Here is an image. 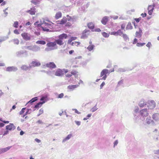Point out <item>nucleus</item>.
<instances>
[{
  "instance_id": "37",
  "label": "nucleus",
  "mask_w": 159,
  "mask_h": 159,
  "mask_svg": "<svg viewBox=\"0 0 159 159\" xmlns=\"http://www.w3.org/2000/svg\"><path fill=\"white\" fill-rule=\"evenodd\" d=\"M39 1L38 0H32L31 2L34 5L37 4L39 2Z\"/></svg>"
},
{
  "instance_id": "51",
  "label": "nucleus",
  "mask_w": 159,
  "mask_h": 159,
  "mask_svg": "<svg viewBox=\"0 0 159 159\" xmlns=\"http://www.w3.org/2000/svg\"><path fill=\"white\" fill-rule=\"evenodd\" d=\"M14 32L15 34H19V33L18 32V31L16 29L14 31Z\"/></svg>"
},
{
  "instance_id": "38",
  "label": "nucleus",
  "mask_w": 159,
  "mask_h": 159,
  "mask_svg": "<svg viewBox=\"0 0 159 159\" xmlns=\"http://www.w3.org/2000/svg\"><path fill=\"white\" fill-rule=\"evenodd\" d=\"M102 34L103 37L105 38L108 37L109 36V34L105 32L102 33Z\"/></svg>"
},
{
  "instance_id": "1",
  "label": "nucleus",
  "mask_w": 159,
  "mask_h": 159,
  "mask_svg": "<svg viewBox=\"0 0 159 159\" xmlns=\"http://www.w3.org/2000/svg\"><path fill=\"white\" fill-rule=\"evenodd\" d=\"M67 34L65 33H63L59 35L58 36V39L56 40L57 44L60 46L63 45L64 43V39H67Z\"/></svg>"
},
{
  "instance_id": "11",
  "label": "nucleus",
  "mask_w": 159,
  "mask_h": 159,
  "mask_svg": "<svg viewBox=\"0 0 159 159\" xmlns=\"http://www.w3.org/2000/svg\"><path fill=\"white\" fill-rule=\"evenodd\" d=\"M123 32L120 30H119L117 32H112L111 33V35H113L116 36H121Z\"/></svg>"
},
{
  "instance_id": "48",
  "label": "nucleus",
  "mask_w": 159,
  "mask_h": 159,
  "mask_svg": "<svg viewBox=\"0 0 159 159\" xmlns=\"http://www.w3.org/2000/svg\"><path fill=\"white\" fill-rule=\"evenodd\" d=\"M105 84L104 82H103L100 85V89H102L103 86L105 85Z\"/></svg>"
},
{
  "instance_id": "4",
  "label": "nucleus",
  "mask_w": 159,
  "mask_h": 159,
  "mask_svg": "<svg viewBox=\"0 0 159 159\" xmlns=\"http://www.w3.org/2000/svg\"><path fill=\"white\" fill-rule=\"evenodd\" d=\"M90 30L86 29L82 33L81 38L82 39L87 38L90 35Z\"/></svg>"
},
{
  "instance_id": "45",
  "label": "nucleus",
  "mask_w": 159,
  "mask_h": 159,
  "mask_svg": "<svg viewBox=\"0 0 159 159\" xmlns=\"http://www.w3.org/2000/svg\"><path fill=\"white\" fill-rule=\"evenodd\" d=\"M64 96V94L63 93H61L59 94L58 97V98H63Z\"/></svg>"
},
{
  "instance_id": "21",
  "label": "nucleus",
  "mask_w": 159,
  "mask_h": 159,
  "mask_svg": "<svg viewBox=\"0 0 159 159\" xmlns=\"http://www.w3.org/2000/svg\"><path fill=\"white\" fill-rule=\"evenodd\" d=\"M87 26L90 29H93L94 28V25L92 22H89L87 24Z\"/></svg>"
},
{
  "instance_id": "33",
  "label": "nucleus",
  "mask_w": 159,
  "mask_h": 159,
  "mask_svg": "<svg viewBox=\"0 0 159 159\" xmlns=\"http://www.w3.org/2000/svg\"><path fill=\"white\" fill-rule=\"evenodd\" d=\"M141 31H139V32H136V36L139 38L141 37Z\"/></svg>"
},
{
  "instance_id": "3",
  "label": "nucleus",
  "mask_w": 159,
  "mask_h": 159,
  "mask_svg": "<svg viewBox=\"0 0 159 159\" xmlns=\"http://www.w3.org/2000/svg\"><path fill=\"white\" fill-rule=\"evenodd\" d=\"M68 72L69 70L68 69H58L55 72V75L57 76H62L64 75V74H66Z\"/></svg>"
},
{
  "instance_id": "44",
  "label": "nucleus",
  "mask_w": 159,
  "mask_h": 159,
  "mask_svg": "<svg viewBox=\"0 0 159 159\" xmlns=\"http://www.w3.org/2000/svg\"><path fill=\"white\" fill-rule=\"evenodd\" d=\"M43 112V110L42 109H41L39 111V114L38 115V116H39L40 115L42 114Z\"/></svg>"
},
{
  "instance_id": "23",
  "label": "nucleus",
  "mask_w": 159,
  "mask_h": 159,
  "mask_svg": "<svg viewBox=\"0 0 159 159\" xmlns=\"http://www.w3.org/2000/svg\"><path fill=\"white\" fill-rule=\"evenodd\" d=\"M11 147V146H9L5 148H2L1 149V151L2 152H5L8 151Z\"/></svg>"
},
{
  "instance_id": "35",
  "label": "nucleus",
  "mask_w": 159,
  "mask_h": 159,
  "mask_svg": "<svg viewBox=\"0 0 159 159\" xmlns=\"http://www.w3.org/2000/svg\"><path fill=\"white\" fill-rule=\"evenodd\" d=\"M18 25V21H15L13 25V26L15 28H17Z\"/></svg>"
},
{
  "instance_id": "50",
  "label": "nucleus",
  "mask_w": 159,
  "mask_h": 159,
  "mask_svg": "<svg viewBox=\"0 0 159 159\" xmlns=\"http://www.w3.org/2000/svg\"><path fill=\"white\" fill-rule=\"evenodd\" d=\"M151 45V43L150 42H148V43L146 44V46L149 48H150Z\"/></svg>"
},
{
  "instance_id": "43",
  "label": "nucleus",
  "mask_w": 159,
  "mask_h": 159,
  "mask_svg": "<svg viewBox=\"0 0 159 159\" xmlns=\"http://www.w3.org/2000/svg\"><path fill=\"white\" fill-rule=\"evenodd\" d=\"M154 8L153 7L152 5L149 6L148 8V10L151 11H153Z\"/></svg>"
},
{
  "instance_id": "6",
  "label": "nucleus",
  "mask_w": 159,
  "mask_h": 159,
  "mask_svg": "<svg viewBox=\"0 0 159 159\" xmlns=\"http://www.w3.org/2000/svg\"><path fill=\"white\" fill-rule=\"evenodd\" d=\"M57 44L55 40L54 42H49L46 45L48 47L53 49L54 48L57 47Z\"/></svg>"
},
{
  "instance_id": "46",
  "label": "nucleus",
  "mask_w": 159,
  "mask_h": 159,
  "mask_svg": "<svg viewBox=\"0 0 159 159\" xmlns=\"http://www.w3.org/2000/svg\"><path fill=\"white\" fill-rule=\"evenodd\" d=\"M0 121H2L5 124H7L9 123V121H8L3 120L2 118H0Z\"/></svg>"
},
{
  "instance_id": "63",
  "label": "nucleus",
  "mask_w": 159,
  "mask_h": 159,
  "mask_svg": "<svg viewBox=\"0 0 159 159\" xmlns=\"http://www.w3.org/2000/svg\"><path fill=\"white\" fill-rule=\"evenodd\" d=\"M155 153L156 154H159V149L155 151Z\"/></svg>"
},
{
  "instance_id": "64",
  "label": "nucleus",
  "mask_w": 159,
  "mask_h": 159,
  "mask_svg": "<svg viewBox=\"0 0 159 159\" xmlns=\"http://www.w3.org/2000/svg\"><path fill=\"white\" fill-rule=\"evenodd\" d=\"M74 52V51L73 50H71L69 52V53L70 54H71Z\"/></svg>"
},
{
  "instance_id": "52",
  "label": "nucleus",
  "mask_w": 159,
  "mask_h": 159,
  "mask_svg": "<svg viewBox=\"0 0 159 159\" xmlns=\"http://www.w3.org/2000/svg\"><path fill=\"white\" fill-rule=\"evenodd\" d=\"M71 25V23L70 22H68L65 25L66 26L70 27Z\"/></svg>"
},
{
  "instance_id": "25",
  "label": "nucleus",
  "mask_w": 159,
  "mask_h": 159,
  "mask_svg": "<svg viewBox=\"0 0 159 159\" xmlns=\"http://www.w3.org/2000/svg\"><path fill=\"white\" fill-rule=\"evenodd\" d=\"M146 105V103L143 100H141L140 101L139 103V106L140 107H143L144 106Z\"/></svg>"
},
{
  "instance_id": "15",
  "label": "nucleus",
  "mask_w": 159,
  "mask_h": 159,
  "mask_svg": "<svg viewBox=\"0 0 159 159\" xmlns=\"http://www.w3.org/2000/svg\"><path fill=\"white\" fill-rule=\"evenodd\" d=\"M108 73H109V71L107 69H103L101 73L100 76L102 77L103 75H107V74Z\"/></svg>"
},
{
  "instance_id": "12",
  "label": "nucleus",
  "mask_w": 159,
  "mask_h": 159,
  "mask_svg": "<svg viewBox=\"0 0 159 159\" xmlns=\"http://www.w3.org/2000/svg\"><path fill=\"white\" fill-rule=\"evenodd\" d=\"M17 70L16 68L13 66L8 67L6 68V70L7 71H15Z\"/></svg>"
},
{
  "instance_id": "47",
  "label": "nucleus",
  "mask_w": 159,
  "mask_h": 159,
  "mask_svg": "<svg viewBox=\"0 0 159 159\" xmlns=\"http://www.w3.org/2000/svg\"><path fill=\"white\" fill-rule=\"evenodd\" d=\"M72 110L74 111L77 114H80L81 113L79 112L76 109H73Z\"/></svg>"
},
{
  "instance_id": "34",
  "label": "nucleus",
  "mask_w": 159,
  "mask_h": 159,
  "mask_svg": "<svg viewBox=\"0 0 159 159\" xmlns=\"http://www.w3.org/2000/svg\"><path fill=\"white\" fill-rule=\"evenodd\" d=\"M71 73H72V75H74L75 76H76V75H77V74L78 73V72L75 70H73L71 71Z\"/></svg>"
},
{
  "instance_id": "22",
  "label": "nucleus",
  "mask_w": 159,
  "mask_h": 159,
  "mask_svg": "<svg viewBox=\"0 0 159 159\" xmlns=\"http://www.w3.org/2000/svg\"><path fill=\"white\" fill-rule=\"evenodd\" d=\"M45 103L44 101H43L42 102H39L36 105H35L34 106V108H38L40 107L41 106V105Z\"/></svg>"
},
{
  "instance_id": "61",
  "label": "nucleus",
  "mask_w": 159,
  "mask_h": 159,
  "mask_svg": "<svg viewBox=\"0 0 159 159\" xmlns=\"http://www.w3.org/2000/svg\"><path fill=\"white\" fill-rule=\"evenodd\" d=\"M75 123L78 125H79L80 124V122L79 121H75Z\"/></svg>"
},
{
  "instance_id": "5",
  "label": "nucleus",
  "mask_w": 159,
  "mask_h": 159,
  "mask_svg": "<svg viewBox=\"0 0 159 159\" xmlns=\"http://www.w3.org/2000/svg\"><path fill=\"white\" fill-rule=\"evenodd\" d=\"M23 39L25 40L29 41L31 39V35L28 33L24 32L21 34Z\"/></svg>"
},
{
  "instance_id": "17",
  "label": "nucleus",
  "mask_w": 159,
  "mask_h": 159,
  "mask_svg": "<svg viewBox=\"0 0 159 159\" xmlns=\"http://www.w3.org/2000/svg\"><path fill=\"white\" fill-rule=\"evenodd\" d=\"M35 8H34L31 9L30 10L27 11L26 12L29 13L31 15H35Z\"/></svg>"
},
{
  "instance_id": "39",
  "label": "nucleus",
  "mask_w": 159,
  "mask_h": 159,
  "mask_svg": "<svg viewBox=\"0 0 159 159\" xmlns=\"http://www.w3.org/2000/svg\"><path fill=\"white\" fill-rule=\"evenodd\" d=\"M65 74L66 76L67 77H70L72 76L71 72H69L68 73H66Z\"/></svg>"
},
{
  "instance_id": "49",
  "label": "nucleus",
  "mask_w": 159,
  "mask_h": 159,
  "mask_svg": "<svg viewBox=\"0 0 159 159\" xmlns=\"http://www.w3.org/2000/svg\"><path fill=\"white\" fill-rule=\"evenodd\" d=\"M125 24H123L121 25V28L122 30H124L125 27Z\"/></svg>"
},
{
  "instance_id": "30",
  "label": "nucleus",
  "mask_w": 159,
  "mask_h": 159,
  "mask_svg": "<svg viewBox=\"0 0 159 159\" xmlns=\"http://www.w3.org/2000/svg\"><path fill=\"white\" fill-rule=\"evenodd\" d=\"M71 136L72 135L71 134L68 135L63 140V142H64L67 140H68L71 137Z\"/></svg>"
},
{
  "instance_id": "18",
  "label": "nucleus",
  "mask_w": 159,
  "mask_h": 159,
  "mask_svg": "<svg viewBox=\"0 0 159 159\" xmlns=\"http://www.w3.org/2000/svg\"><path fill=\"white\" fill-rule=\"evenodd\" d=\"M31 64L32 66L33 67L39 66L41 65L39 62L36 61H33L31 63Z\"/></svg>"
},
{
  "instance_id": "62",
  "label": "nucleus",
  "mask_w": 159,
  "mask_h": 159,
  "mask_svg": "<svg viewBox=\"0 0 159 159\" xmlns=\"http://www.w3.org/2000/svg\"><path fill=\"white\" fill-rule=\"evenodd\" d=\"M6 1H3V2H2V3L1 4V5L2 6H4L6 4Z\"/></svg>"
},
{
  "instance_id": "55",
  "label": "nucleus",
  "mask_w": 159,
  "mask_h": 159,
  "mask_svg": "<svg viewBox=\"0 0 159 159\" xmlns=\"http://www.w3.org/2000/svg\"><path fill=\"white\" fill-rule=\"evenodd\" d=\"M141 16L143 17H146L147 16V14L146 13H142L141 14Z\"/></svg>"
},
{
  "instance_id": "19",
  "label": "nucleus",
  "mask_w": 159,
  "mask_h": 159,
  "mask_svg": "<svg viewBox=\"0 0 159 159\" xmlns=\"http://www.w3.org/2000/svg\"><path fill=\"white\" fill-rule=\"evenodd\" d=\"M62 16V14L61 12H57L55 16V18L56 19H58L61 18Z\"/></svg>"
},
{
  "instance_id": "14",
  "label": "nucleus",
  "mask_w": 159,
  "mask_h": 159,
  "mask_svg": "<svg viewBox=\"0 0 159 159\" xmlns=\"http://www.w3.org/2000/svg\"><path fill=\"white\" fill-rule=\"evenodd\" d=\"M108 17L107 16L104 17L101 20L102 23L104 25H106L108 21Z\"/></svg>"
},
{
  "instance_id": "58",
  "label": "nucleus",
  "mask_w": 159,
  "mask_h": 159,
  "mask_svg": "<svg viewBox=\"0 0 159 159\" xmlns=\"http://www.w3.org/2000/svg\"><path fill=\"white\" fill-rule=\"evenodd\" d=\"M35 140L38 143H39L41 142V140L37 138L35 139Z\"/></svg>"
},
{
  "instance_id": "60",
  "label": "nucleus",
  "mask_w": 159,
  "mask_h": 159,
  "mask_svg": "<svg viewBox=\"0 0 159 159\" xmlns=\"http://www.w3.org/2000/svg\"><path fill=\"white\" fill-rule=\"evenodd\" d=\"M152 12L153 11H151L150 10H148V14L149 15H151L152 14Z\"/></svg>"
},
{
  "instance_id": "31",
  "label": "nucleus",
  "mask_w": 159,
  "mask_h": 159,
  "mask_svg": "<svg viewBox=\"0 0 159 159\" xmlns=\"http://www.w3.org/2000/svg\"><path fill=\"white\" fill-rule=\"evenodd\" d=\"M21 68L23 70H27L29 69V67L25 65H23L21 67Z\"/></svg>"
},
{
  "instance_id": "13",
  "label": "nucleus",
  "mask_w": 159,
  "mask_h": 159,
  "mask_svg": "<svg viewBox=\"0 0 159 159\" xmlns=\"http://www.w3.org/2000/svg\"><path fill=\"white\" fill-rule=\"evenodd\" d=\"M152 119L155 121L159 120V113H155L152 115Z\"/></svg>"
},
{
  "instance_id": "2",
  "label": "nucleus",
  "mask_w": 159,
  "mask_h": 159,
  "mask_svg": "<svg viewBox=\"0 0 159 159\" xmlns=\"http://www.w3.org/2000/svg\"><path fill=\"white\" fill-rule=\"evenodd\" d=\"M53 25L54 23L52 22L50 23L44 22L41 27L43 31L48 32L49 31V29H52L53 28Z\"/></svg>"
},
{
  "instance_id": "24",
  "label": "nucleus",
  "mask_w": 159,
  "mask_h": 159,
  "mask_svg": "<svg viewBox=\"0 0 159 159\" xmlns=\"http://www.w3.org/2000/svg\"><path fill=\"white\" fill-rule=\"evenodd\" d=\"M95 47L94 45H89L87 48V49L89 51H91Z\"/></svg>"
},
{
  "instance_id": "42",
  "label": "nucleus",
  "mask_w": 159,
  "mask_h": 159,
  "mask_svg": "<svg viewBox=\"0 0 159 159\" xmlns=\"http://www.w3.org/2000/svg\"><path fill=\"white\" fill-rule=\"evenodd\" d=\"M66 17H67V20L69 21H71L73 20L72 18L69 15H66Z\"/></svg>"
},
{
  "instance_id": "59",
  "label": "nucleus",
  "mask_w": 159,
  "mask_h": 159,
  "mask_svg": "<svg viewBox=\"0 0 159 159\" xmlns=\"http://www.w3.org/2000/svg\"><path fill=\"white\" fill-rule=\"evenodd\" d=\"M140 20V19L139 18L135 19V20L137 22H139Z\"/></svg>"
},
{
  "instance_id": "29",
  "label": "nucleus",
  "mask_w": 159,
  "mask_h": 159,
  "mask_svg": "<svg viewBox=\"0 0 159 159\" xmlns=\"http://www.w3.org/2000/svg\"><path fill=\"white\" fill-rule=\"evenodd\" d=\"M37 44L44 45L46 44V42L43 40H39L36 42Z\"/></svg>"
},
{
  "instance_id": "26",
  "label": "nucleus",
  "mask_w": 159,
  "mask_h": 159,
  "mask_svg": "<svg viewBox=\"0 0 159 159\" xmlns=\"http://www.w3.org/2000/svg\"><path fill=\"white\" fill-rule=\"evenodd\" d=\"M80 44V42L74 41L72 43L71 45L72 46H78Z\"/></svg>"
},
{
  "instance_id": "7",
  "label": "nucleus",
  "mask_w": 159,
  "mask_h": 159,
  "mask_svg": "<svg viewBox=\"0 0 159 159\" xmlns=\"http://www.w3.org/2000/svg\"><path fill=\"white\" fill-rule=\"evenodd\" d=\"M155 106L156 103L154 101H151L148 102V107L149 109H153L155 108Z\"/></svg>"
},
{
  "instance_id": "8",
  "label": "nucleus",
  "mask_w": 159,
  "mask_h": 159,
  "mask_svg": "<svg viewBox=\"0 0 159 159\" xmlns=\"http://www.w3.org/2000/svg\"><path fill=\"white\" fill-rule=\"evenodd\" d=\"M46 67L48 68H50L52 69L55 68L56 67V66L53 62H48L45 64Z\"/></svg>"
},
{
  "instance_id": "56",
  "label": "nucleus",
  "mask_w": 159,
  "mask_h": 159,
  "mask_svg": "<svg viewBox=\"0 0 159 159\" xmlns=\"http://www.w3.org/2000/svg\"><path fill=\"white\" fill-rule=\"evenodd\" d=\"M72 41L74 40H76L77 39V37H72L70 38V39Z\"/></svg>"
},
{
  "instance_id": "40",
  "label": "nucleus",
  "mask_w": 159,
  "mask_h": 159,
  "mask_svg": "<svg viewBox=\"0 0 159 159\" xmlns=\"http://www.w3.org/2000/svg\"><path fill=\"white\" fill-rule=\"evenodd\" d=\"M145 44V43H137L136 44V46L137 47H142Z\"/></svg>"
},
{
  "instance_id": "16",
  "label": "nucleus",
  "mask_w": 159,
  "mask_h": 159,
  "mask_svg": "<svg viewBox=\"0 0 159 159\" xmlns=\"http://www.w3.org/2000/svg\"><path fill=\"white\" fill-rule=\"evenodd\" d=\"M79 86V85H72L68 86L67 88L68 89L70 90H73L75 88H77Z\"/></svg>"
},
{
  "instance_id": "10",
  "label": "nucleus",
  "mask_w": 159,
  "mask_h": 159,
  "mask_svg": "<svg viewBox=\"0 0 159 159\" xmlns=\"http://www.w3.org/2000/svg\"><path fill=\"white\" fill-rule=\"evenodd\" d=\"M6 129L7 130H11L15 129V127L13 124H10L9 125L6 126Z\"/></svg>"
},
{
  "instance_id": "32",
  "label": "nucleus",
  "mask_w": 159,
  "mask_h": 159,
  "mask_svg": "<svg viewBox=\"0 0 159 159\" xmlns=\"http://www.w3.org/2000/svg\"><path fill=\"white\" fill-rule=\"evenodd\" d=\"M146 121L147 123L149 124H150L153 121L151 120L150 118H147L146 119Z\"/></svg>"
},
{
  "instance_id": "28",
  "label": "nucleus",
  "mask_w": 159,
  "mask_h": 159,
  "mask_svg": "<svg viewBox=\"0 0 159 159\" xmlns=\"http://www.w3.org/2000/svg\"><path fill=\"white\" fill-rule=\"evenodd\" d=\"M37 97H34L33 98H32L30 100L29 102H28L27 104L30 103H32L36 101L37 100Z\"/></svg>"
},
{
  "instance_id": "57",
  "label": "nucleus",
  "mask_w": 159,
  "mask_h": 159,
  "mask_svg": "<svg viewBox=\"0 0 159 159\" xmlns=\"http://www.w3.org/2000/svg\"><path fill=\"white\" fill-rule=\"evenodd\" d=\"M95 31L97 32H100L101 30L99 28H97L95 30Z\"/></svg>"
},
{
  "instance_id": "9",
  "label": "nucleus",
  "mask_w": 159,
  "mask_h": 159,
  "mask_svg": "<svg viewBox=\"0 0 159 159\" xmlns=\"http://www.w3.org/2000/svg\"><path fill=\"white\" fill-rule=\"evenodd\" d=\"M140 113L141 116L145 117L147 116L148 114L147 109H144L141 110L140 111Z\"/></svg>"
},
{
  "instance_id": "20",
  "label": "nucleus",
  "mask_w": 159,
  "mask_h": 159,
  "mask_svg": "<svg viewBox=\"0 0 159 159\" xmlns=\"http://www.w3.org/2000/svg\"><path fill=\"white\" fill-rule=\"evenodd\" d=\"M57 21L59 22V23H58L60 24H63L67 22V19L65 17V18H63L60 21Z\"/></svg>"
},
{
  "instance_id": "54",
  "label": "nucleus",
  "mask_w": 159,
  "mask_h": 159,
  "mask_svg": "<svg viewBox=\"0 0 159 159\" xmlns=\"http://www.w3.org/2000/svg\"><path fill=\"white\" fill-rule=\"evenodd\" d=\"M72 41L71 40V39H69L67 41V44H71V42H72Z\"/></svg>"
},
{
  "instance_id": "27",
  "label": "nucleus",
  "mask_w": 159,
  "mask_h": 159,
  "mask_svg": "<svg viewBox=\"0 0 159 159\" xmlns=\"http://www.w3.org/2000/svg\"><path fill=\"white\" fill-rule=\"evenodd\" d=\"M126 28L127 30H131L132 29V26L130 22L128 23Z\"/></svg>"
},
{
  "instance_id": "36",
  "label": "nucleus",
  "mask_w": 159,
  "mask_h": 159,
  "mask_svg": "<svg viewBox=\"0 0 159 159\" xmlns=\"http://www.w3.org/2000/svg\"><path fill=\"white\" fill-rule=\"evenodd\" d=\"M122 37L125 40H126L128 39V37L126 34H122Z\"/></svg>"
},
{
  "instance_id": "53",
  "label": "nucleus",
  "mask_w": 159,
  "mask_h": 159,
  "mask_svg": "<svg viewBox=\"0 0 159 159\" xmlns=\"http://www.w3.org/2000/svg\"><path fill=\"white\" fill-rule=\"evenodd\" d=\"M137 41H138L137 39H136V38H135L134 39V41H133V44H135V43H137Z\"/></svg>"
},
{
  "instance_id": "41",
  "label": "nucleus",
  "mask_w": 159,
  "mask_h": 159,
  "mask_svg": "<svg viewBox=\"0 0 159 159\" xmlns=\"http://www.w3.org/2000/svg\"><path fill=\"white\" fill-rule=\"evenodd\" d=\"M26 108H23L21 111L20 112V114L21 115H22L24 112Z\"/></svg>"
}]
</instances>
